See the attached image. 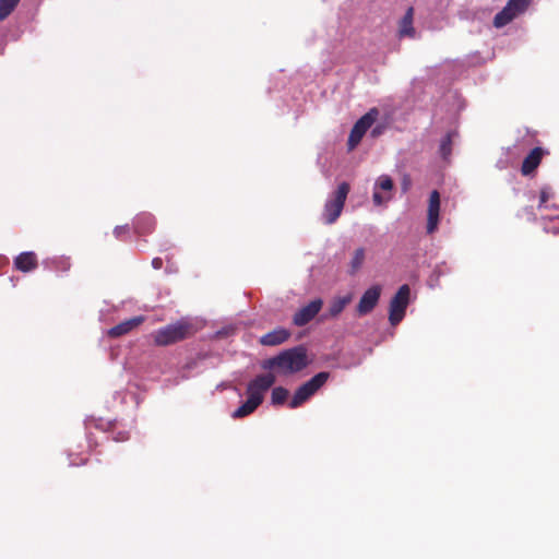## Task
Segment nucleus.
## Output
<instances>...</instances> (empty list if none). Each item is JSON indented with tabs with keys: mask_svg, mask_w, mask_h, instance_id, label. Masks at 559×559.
I'll return each mask as SVG.
<instances>
[{
	"mask_svg": "<svg viewBox=\"0 0 559 559\" xmlns=\"http://www.w3.org/2000/svg\"><path fill=\"white\" fill-rule=\"evenodd\" d=\"M308 364L307 349L299 345L264 360L262 368L264 370L277 369L283 374H293L305 369Z\"/></svg>",
	"mask_w": 559,
	"mask_h": 559,
	"instance_id": "f257e3e1",
	"label": "nucleus"
},
{
	"mask_svg": "<svg viewBox=\"0 0 559 559\" xmlns=\"http://www.w3.org/2000/svg\"><path fill=\"white\" fill-rule=\"evenodd\" d=\"M195 332L197 329L191 321L181 319L156 330L152 337L155 345L168 346L193 336Z\"/></svg>",
	"mask_w": 559,
	"mask_h": 559,
	"instance_id": "f03ea898",
	"label": "nucleus"
},
{
	"mask_svg": "<svg viewBox=\"0 0 559 559\" xmlns=\"http://www.w3.org/2000/svg\"><path fill=\"white\" fill-rule=\"evenodd\" d=\"M349 190V183L342 182L337 186V189L332 193V195L325 201L322 212L324 224L332 225L341 216Z\"/></svg>",
	"mask_w": 559,
	"mask_h": 559,
	"instance_id": "7ed1b4c3",
	"label": "nucleus"
},
{
	"mask_svg": "<svg viewBox=\"0 0 559 559\" xmlns=\"http://www.w3.org/2000/svg\"><path fill=\"white\" fill-rule=\"evenodd\" d=\"M330 372L321 371L314 374L310 380L302 383L294 393L288 403L290 408H297L313 396L330 379Z\"/></svg>",
	"mask_w": 559,
	"mask_h": 559,
	"instance_id": "20e7f679",
	"label": "nucleus"
},
{
	"mask_svg": "<svg viewBox=\"0 0 559 559\" xmlns=\"http://www.w3.org/2000/svg\"><path fill=\"white\" fill-rule=\"evenodd\" d=\"M411 288L402 285L390 301L389 321L391 325H397L405 317L409 304Z\"/></svg>",
	"mask_w": 559,
	"mask_h": 559,
	"instance_id": "39448f33",
	"label": "nucleus"
},
{
	"mask_svg": "<svg viewBox=\"0 0 559 559\" xmlns=\"http://www.w3.org/2000/svg\"><path fill=\"white\" fill-rule=\"evenodd\" d=\"M378 115L377 109H371L366 115H364L352 128L347 145L348 150H354L361 141L367 130L372 126Z\"/></svg>",
	"mask_w": 559,
	"mask_h": 559,
	"instance_id": "423d86ee",
	"label": "nucleus"
},
{
	"mask_svg": "<svg viewBox=\"0 0 559 559\" xmlns=\"http://www.w3.org/2000/svg\"><path fill=\"white\" fill-rule=\"evenodd\" d=\"M276 378L273 373L257 376L247 385V395L258 396L261 402L264 400V393L275 383Z\"/></svg>",
	"mask_w": 559,
	"mask_h": 559,
	"instance_id": "0eeeda50",
	"label": "nucleus"
},
{
	"mask_svg": "<svg viewBox=\"0 0 559 559\" xmlns=\"http://www.w3.org/2000/svg\"><path fill=\"white\" fill-rule=\"evenodd\" d=\"M323 301L320 298L311 300L308 305L301 307L293 317V323L296 326H304L314 319L320 312Z\"/></svg>",
	"mask_w": 559,
	"mask_h": 559,
	"instance_id": "6e6552de",
	"label": "nucleus"
},
{
	"mask_svg": "<svg viewBox=\"0 0 559 559\" xmlns=\"http://www.w3.org/2000/svg\"><path fill=\"white\" fill-rule=\"evenodd\" d=\"M381 295V286L373 285L368 288L361 296L358 305L357 312L359 316H365L373 310L377 306Z\"/></svg>",
	"mask_w": 559,
	"mask_h": 559,
	"instance_id": "1a4fd4ad",
	"label": "nucleus"
},
{
	"mask_svg": "<svg viewBox=\"0 0 559 559\" xmlns=\"http://www.w3.org/2000/svg\"><path fill=\"white\" fill-rule=\"evenodd\" d=\"M440 213V193L433 190L429 195L428 210H427V233L433 234L439 224Z\"/></svg>",
	"mask_w": 559,
	"mask_h": 559,
	"instance_id": "9d476101",
	"label": "nucleus"
},
{
	"mask_svg": "<svg viewBox=\"0 0 559 559\" xmlns=\"http://www.w3.org/2000/svg\"><path fill=\"white\" fill-rule=\"evenodd\" d=\"M145 321V317L138 316L118 323L108 331V336L120 337L128 334Z\"/></svg>",
	"mask_w": 559,
	"mask_h": 559,
	"instance_id": "9b49d317",
	"label": "nucleus"
},
{
	"mask_svg": "<svg viewBox=\"0 0 559 559\" xmlns=\"http://www.w3.org/2000/svg\"><path fill=\"white\" fill-rule=\"evenodd\" d=\"M14 267L23 273L32 272L38 266V259L35 252L25 251L15 257Z\"/></svg>",
	"mask_w": 559,
	"mask_h": 559,
	"instance_id": "f8f14e48",
	"label": "nucleus"
},
{
	"mask_svg": "<svg viewBox=\"0 0 559 559\" xmlns=\"http://www.w3.org/2000/svg\"><path fill=\"white\" fill-rule=\"evenodd\" d=\"M545 154V151L542 147H534L528 155L524 158L521 173L524 176H528L536 170L539 166L542 158Z\"/></svg>",
	"mask_w": 559,
	"mask_h": 559,
	"instance_id": "ddd939ff",
	"label": "nucleus"
},
{
	"mask_svg": "<svg viewBox=\"0 0 559 559\" xmlns=\"http://www.w3.org/2000/svg\"><path fill=\"white\" fill-rule=\"evenodd\" d=\"M290 337V332L284 328H276L260 337V344L264 346H277Z\"/></svg>",
	"mask_w": 559,
	"mask_h": 559,
	"instance_id": "4468645a",
	"label": "nucleus"
},
{
	"mask_svg": "<svg viewBox=\"0 0 559 559\" xmlns=\"http://www.w3.org/2000/svg\"><path fill=\"white\" fill-rule=\"evenodd\" d=\"M155 218L150 213H141L133 221L134 231L139 235H146L154 230Z\"/></svg>",
	"mask_w": 559,
	"mask_h": 559,
	"instance_id": "2eb2a0df",
	"label": "nucleus"
},
{
	"mask_svg": "<svg viewBox=\"0 0 559 559\" xmlns=\"http://www.w3.org/2000/svg\"><path fill=\"white\" fill-rule=\"evenodd\" d=\"M261 400L258 396L248 395V399L242 403L231 415L233 418L239 419L252 414L260 405Z\"/></svg>",
	"mask_w": 559,
	"mask_h": 559,
	"instance_id": "dca6fc26",
	"label": "nucleus"
},
{
	"mask_svg": "<svg viewBox=\"0 0 559 559\" xmlns=\"http://www.w3.org/2000/svg\"><path fill=\"white\" fill-rule=\"evenodd\" d=\"M414 20V8L409 7L399 24V36L400 37H414L415 28L413 26Z\"/></svg>",
	"mask_w": 559,
	"mask_h": 559,
	"instance_id": "f3484780",
	"label": "nucleus"
},
{
	"mask_svg": "<svg viewBox=\"0 0 559 559\" xmlns=\"http://www.w3.org/2000/svg\"><path fill=\"white\" fill-rule=\"evenodd\" d=\"M516 17V15L510 11V8L507 5L498 12L493 17V25L497 28L503 27L507 24H509L511 21H513Z\"/></svg>",
	"mask_w": 559,
	"mask_h": 559,
	"instance_id": "a211bd4d",
	"label": "nucleus"
},
{
	"mask_svg": "<svg viewBox=\"0 0 559 559\" xmlns=\"http://www.w3.org/2000/svg\"><path fill=\"white\" fill-rule=\"evenodd\" d=\"M46 264L56 272H67L71 267V261L68 257H55L46 262Z\"/></svg>",
	"mask_w": 559,
	"mask_h": 559,
	"instance_id": "6ab92c4d",
	"label": "nucleus"
},
{
	"mask_svg": "<svg viewBox=\"0 0 559 559\" xmlns=\"http://www.w3.org/2000/svg\"><path fill=\"white\" fill-rule=\"evenodd\" d=\"M350 300H352V297L349 295L344 296V297L334 298L330 304V308H329L330 316L331 317L338 316L345 309V307L350 302Z\"/></svg>",
	"mask_w": 559,
	"mask_h": 559,
	"instance_id": "aec40b11",
	"label": "nucleus"
},
{
	"mask_svg": "<svg viewBox=\"0 0 559 559\" xmlns=\"http://www.w3.org/2000/svg\"><path fill=\"white\" fill-rule=\"evenodd\" d=\"M365 261V249L358 248L355 250L353 259L349 264V274H356L359 269L362 266Z\"/></svg>",
	"mask_w": 559,
	"mask_h": 559,
	"instance_id": "412c9836",
	"label": "nucleus"
},
{
	"mask_svg": "<svg viewBox=\"0 0 559 559\" xmlns=\"http://www.w3.org/2000/svg\"><path fill=\"white\" fill-rule=\"evenodd\" d=\"M288 397V390L283 386H275L272 390L271 402L273 405H283Z\"/></svg>",
	"mask_w": 559,
	"mask_h": 559,
	"instance_id": "4be33fe9",
	"label": "nucleus"
},
{
	"mask_svg": "<svg viewBox=\"0 0 559 559\" xmlns=\"http://www.w3.org/2000/svg\"><path fill=\"white\" fill-rule=\"evenodd\" d=\"M20 0H0V21L5 20L16 8Z\"/></svg>",
	"mask_w": 559,
	"mask_h": 559,
	"instance_id": "5701e85b",
	"label": "nucleus"
},
{
	"mask_svg": "<svg viewBox=\"0 0 559 559\" xmlns=\"http://www.w3.org/2000/svg\"><path fill=\"white\" fill-rule=\"evenodd\" d=\"M531 1L532 0H509L506 5L518 16L528 8Z\"/></svg>",
	"mask_w": 559,
	"mask_h": 559,
	"instance_id": "b1692460",
	"label": "nucleus"
},
{
	"mask_svg": "<svg viewBox=\"0 0 559 559\" xmlns=\"http://www.w3.org/2000/svg\"><path fill=\"white\" fill-rule=\"evenodd\" d=\"M440 154L444 159H448L452 152V140L451 135L447 134L440 143Z\"/></svg>",
	"mask_w": 559,
	"mask_h": 559,
	"instance_id": "393cba45",
	"label": "nucleus"
},
{
	"mask_svg": "<svg viewBox=\"0 0 559 559\" xmlns=\"http://www.w3.org/2000/svg\"><path fill=\"white\" fill-rule=\"evenodd\" d=\"M376 188H380L384 191H391L393 189V180L386 175H382L378 178Z\"/></svg>",
	"mask_w": 559,
	"mask_h": 559,
	"instance_id": "a878e982",
	"label": "nucleus"
},
{
	"mask_svg": "<svg viewBox=\"0 0 559 559\" xmlns=\"http://www.w3.org/2000/svg\"><path fill=\"white\" fill-rule=\"evenodd\" d=\"M550 197H551L550 190L548 188H543L540 190V193H539V204H538V206L539 207L546 206V203L548 202Z\"/></svg>",
	"mask_w": 559,
	"mask_h": 559,
	"instance_id": "bb28decb",
	"label": "nucleus"
},
{
	"mask_svg": "<svg viewBox=\"0 0 559 559\" xmlns=\"http://www.w3.org/2000/svg\"><path fill=\"white\" fill-rule=\"evenodd\" d=\"M129 233V227L128 225H124V226H117L115 229H114V234L117 238H121L123 235H127Z\"/></svg>",
	"mask_w": 559,
	"mask_h": 559,
	"instance_id": "cd10ccee",
	"label": "nucleus"
},
{
	"mask_svg": "<svg viewBox=\"0 0 559 559\" xmlns=\"http://www.w3.org/2000/svg\"><path fill=\"white\" fill-rule=\"evenodd\" d=\"M390 198H384L382 197V194L378 191H374L373 192V202L374 204L377 205H381L383 204L384 202H386Z\"/></svg>",
	"mask_w": 559,
	"mask_h": 559,
	"instance_id": "c85d7f7f",
	"label": "nucleus"
},
{
	"mask_svg": "<svg viewBox=\"0 0 559 559\" xmlns=\"http://www.w3.org/2000/svg\"><path fill=\"white\" fill-rule=\"evenodd\" d=\"M112 439L117 442H123L129 439V433L127 431H120L116 433Z\"/></svg>",
	"mask_w": 559,
	"mask_h": 559,
	"instance_id": "c756f323",
	"label": "nucleus"
},
{
	"mask_svg": "<svg viewBox=\"0 0 559 559\" xmlns=\"http://www.w3.org/2000/svg\"><path fill=\"white\" fill-rule=\"evenodd\" d=\"M152 265L154 269L159 270L163 267V259L162 258H154L152 260Z\"/></svg>",
	"mask_w": 559,
	"mask_h": 559,
	"instance_id": "7c9ffc66",
	"label": "nucleus"
}]
</instances>
